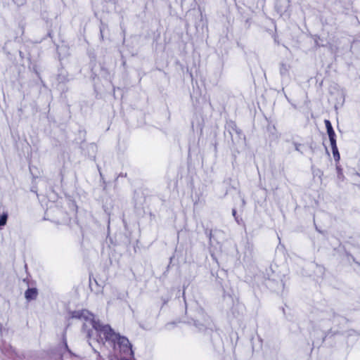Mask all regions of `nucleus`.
Segmentation results:
<instances>
[{"mask_svg":"<svg viewBox=\"0 0 360 360\" xmlns=\"http://www.w3.org/2000/svg\"><path fill=\"white\" fill-rule=\"evenodd\" d=\"M70 317L84 321L83 330L89 340L94 339L102 344L109 342L114 345L115 354L111 356V360H133L134 352L129 340L115 333L109 325L96 321L94 314L88 310L74 311Z\"/></svg>","mask_w":360,"mask_h":360,"instance_id":"nucleus-1","label":"nucleus"},{"mask_svg":"<svg viewBox=\"0 0 360 360\" xmlns=\"http://www.w3.org/2000/svg\"><path fill=\"white\" fill-rule=\"evenodd\" d=\"M326 127L327 129V133L329 136L332 152L335 161H338L340 160V154L338 152V149L336 145V139H335V133L333 129L331 123L329 120H326L324 121Z\"/></svg>","mask_w":360,"mask_h":360,"instance_id":"nucleus-2","label":"nucleus"},{"mask_svg":"<svg viewBox=\"0 0 360 360\" xmlns=\"http://www.w3.org/2000/svg\"><path fill=\"white\" fill-rule=\"evenodd\" d=\"M37 296V290L36 288H28L25 292V297L27 300H35Z\"/></svg>","mask_w":360,"mask_h":360,"instance_id":"nucleus-3","label":"nucleus"},{"mask_svg":"<svg viewBox=\"0 0 360 360\" xmlns=\"http://www.w3.org/2000/svg\"><path fill=\"white\" fill-rule=\"evenodd\" d=\"M2 337V325L0 323V347L4 346V349H1L2 352L8 353L9 349H11L10 345H4V343L1 341Z\"/></svg>","mask_w":360,"mask_h":360,"instance_id":"nucleus-4","label":"nucleus"},{"mask_svg":"<svg viewBox=\"0 0 360 360\" xmlns=\"http://www.w3.org/2000/svg\"><path fill=\"white\" fill-rule=\"evenodd\" d=\"M7 219H8V213L7 212H4L1 215H0V228L6 224Z\"/></svg>","mask_w":360,"mask_h":360,"instance_id":"nucleus-5","label":"nucleus"},{"mask_svg":"<svg viewBox=\"0 0 360 360\" xmlns=\"http://www.w3.org/2000/svg\"><path fill=\"white\" fill-rule=\"evenodd\" d=\"M208 319H205L202 323H195V325L199 328V330L203 329L204 327L208 323Z\"/></svg>","mask_w":360,"mask_h":360,"instance_id":"nucleus-6","label":"nucleus"},{"mask_svg":"<svg viewBox=\"0 0 360 360\" xmlns=\"http://www.w3.org/2000/svg\"><path fill=\"white\" fill-rule=\"evenodd\" d=\"M94 352L97 354V359L101 360V356L98 352H97L95 349H94Z\"/></svg>","mask_w":360,"mask_h":360,"instance_id":"nucleus-7","label":"nucleus"},{"mask_svg":"<svg viewBox=\"0 0 360 360\" xmlns=\"http://www.w3.org/2000/svg\"><path fill=\"white\" fill-rule=\"evenodd\" d=\"M338 172V176L340 178V176L342 175V170L339 167H337Z\"/></svg>","mask_w":360,"mask_h":360,"instance_id":"nucleus-8","label":"nucleus"},{"mask_svg":"<svg viewBox=\"0 0 360 360\" xmlns=\"http://www.w3.org/2000/svg\"><path fill=\"white\" fill-rule=\"evenodd\" d=\"M236 213V211L235 210H233V214L235 216Z\"/></svg>","mask_w":360,"mask_h":360,"instance_id":"nucleus-9","label":"nucleus"},{"mask_svg":"<svg viewBox=\"0 0 360 360\" xmlns=\"http://www.w3.org/2000/svg\"><path fill=\"white\" fill-rule=\"evenodd\" d=\"M283 71H285V69H281V72L282 74L283 73Z\"/></svg>","mask_w":360,"mask_h":360,"instance_id":"nucleus-10","label":"nucleus"},{"mask_svg":"<svg viewBox=\"0 0 360 360\" xmlns=\"http://www.w3.org/2000/svg\"><path fill=\"white\" fill-rule=\"evenodd\" d=\"M283 71H285V69H281V72L282 74L283 73Z\"/></svg>","mask_w":360,"mask_h":360,"instance_id":"nucleus-11","label":"nucleus"}]
</instances>
